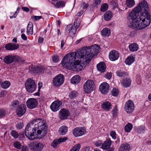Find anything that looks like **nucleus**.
<instances>
[{
    "mask_svg": "<svg viewBox=\"0 0 151 151\" xmlns=\"http://www.w3.org/2000/svg\"><path fill=\"white\" fill-rule=\"evenodd\" d=\"M68 127L65 126H62L59 128V132L62 135H65L68 131Z\"/></svg>",
    "mask_w": 151,
    "mask_h": 151,
    "instance_id": "obj_31",
    "label": "nucleus"
},
{
    "mask_svg": "<svg viewBox=\"0 0 151 151\" xmlns=\"http://www.w3.org/2000/svg\"><path fill=\"white\" fill-rule=\"evenodd\" d=\"M60 143L57 139H55L54 140L51 144L52 146L54 147H56L58 144Z\"/></svg>",
    "mask_w": 151,
    "mask_h": 151,
    "instance_id": "obj_47",
    "label": "nucleus"
},
{
    "mask_svg": "<svg viewBox=\"0 0 151 151\" xmlns=\"http://www.w3.org/2000/svg\"><path fill=\"white\" fill-rule=\"evenodd\" d=\"M6 114V110L3 109H0V119L4 118Z\"/></svg>",
    "mask_w": 151,
    "mask_h": 151,
    "instance_id": "obj_40",
    "label": "nucleus"
},
{
    "mask_svg": "<svg viewBox=\"0 0 151 151\" xmlns=\"http://www.w3.org/2000/svg\"><path fill=\"white\" fill-rule=\"evenodd\" d=\"M70 115L68 110L63 108L60 109L59 112V117L62 120L67 119Z\"/></svg>",
    "mask_w": 151,
    "mask_h": 151,
    "instance_id": "obj_11",
    "label": "nucleus"
},
{
    "mask_svg": "<svg viewBox=\"0 0 151 151\" xmlns=\"http://www.w3.org/2000/svg\"><path fill=\"white\" fill-rule=\"evenodd\" d=\"M78 27V24L76 26V27L73 26L72 24H69L67 26L66 30L69 32V34L71 36H73L75 34Z\"/></svg>",
    "mask_w": 151,
    "mask_h": 151,
    "instance_id": "obj_18",
    "label": "nucleus"
},
{
    "mask_svg": "<svg viewBox=\"0 0 151 151\" xmlns=\"http://www.w3.org/2000/svg\"><path fill=\"white\" fill-rule=\"evenodd\" d=\"M119 56L118 52L116 50H112L109 53V58L111 61H114L117 60Z\"/></svg>",
    "mask_w": 151,
    "mask_h": 151,
    "instance_id": "obj_19",
    "label": "nucleus"
},
{
    "mask_svg": "<svg viewBox=\"0 0 151 151\" xmlns=\"http://www.w3.org/2000/svg\"><path fill=\"white\" fill-rule=\"evenodd\" d=\"M116 74L117 76L119 77H124L128 75L127 72L121 70H117L116 72Z\"/></svg>",
    "mask_w": 151,
    "mask_h": 151,
    "instance_id": "obj_33",
    "label": "nucleus"
},
{
    "mask_svg": "<svg viewBox=\"0 0 151 151\" xmlns=\"http://www.w3.org/2000/svg\"><path fill=\"white\" fill-rule=\"evenodd\" d=\"M10 85V82L8 81H5L1 84V87L4 89L8 88Z\"/></svg>",
    "mask_w": 151,
    "mask_h": 151,
    "instance_id": "obj_35",
    "label": "nucleus"
},
{
    "mask_svg": "<svg viewBox=\"0 0 151 151\" xmlns=\"http://www.w3.org/2000/svg\"><path fill=\"white\" fill-rule=\"evenodd\" d=\"M135 4L134 0H126L125 5L128 8H131Z\"/></svg>",
    "mask_w": 151,
    "mask_h": 151,
    "instance_id": "obj_34",
    "label": "nucleus"
},
{
    "mask_svg": "<svg viewBox=\"0 0 151 151\" xmlns=\"http://www.w3.org/2000/svg\"><path fill=\"white\" fill-rule=\"evenodd\" d=\"M67 139V138L66 137L64 138H60L58 140L59 143H60L61 142H63L66 141Z\"/></svg>",
    "mask_w": 151,
    "mask_h": 151,
    "instance_id": "obj_54",
    "label": "nucleus"
},
{
    "mask_svg": "<svg viewBox=\"0 0 151 151\" xmlns=\"http://www.w3.org/2000/svg\"><path fill=\"white\" fill-rule=\"evenodd\" d=\"M13 145L14 147L17 149H20L21 148V144L18 141H17L14 142Z\"/></svg>",
    "mask_w": 151,
    "mask_h": 151,
    "instance_id": "obj_46",
    "label": "nucleus"
},
{
    "mask_svg": "<svg viewBox=\"0 0 151 151\" xmlns=\"http://www.w3.org/2000/svg\"><path fill=\"white\" fill-rule=\"evenodd\" d=\"M59 60V57L57 55H55L52 57V60L54 62L56 63Z\"/></svg>",
    "mask_w": 151,
    "mask_h": 151,
    "instance_id": "obj_50",
    "label": "nucleus"
},
{
    "mask_svg": "<svg viewBox=\"0 0 151 151\" xmlns=\"http://www.w3.org/2000/svg\"><path fill=\"white\" fill-rule=\"evenodd\" d=\"M130 149V145L127 143H124L121 145L119 149V151H129Z\"/></svg>",
    "mask_w": 151,
    "mask_h": 151,
    "instance_id": "obj_23",
    "label": "nucleus"
},
{
    "mask_svg": "<svg viewBox=\"0 0 151 151\" xmlns=\"http://www.w3.org/2000/svg\"><path fill=\"white\" fill-rule=\"evenodd\" d=\"M21 151H28L27 147L26 146H23L21 148Z\"/></svg>",
    "mask_w": 151,
    "mask_h": 151,
    "instance_id": "obj_58",
    "label": "nucleus"
},
{
    "mask_svg": "<svg viewBox=\"0 0 151 151\" xmlns=\"http://www.w3.org/2000/svg\"><path fill=\"white\" fill-rule=\"evenodd\" d=\"M5 47L6 50L11 51L17 49L19 48V45L18 44L10 43L6 45Z\"/></svg>",
    "mask_w": 151,
    "mask_h": 151,
    "instance_id": "obj_20",
    "label": "nucleus"
},
{
    "mask_svg": "<svg viewBox=\"0 0 151 151\" xmlns=\"http://www.w3.org/2000/svg\"><path fill=\"white\" fill-rule=\"evenodd\" d=\"M20 59L19 57L18 56L8 55L4 58L3 61L5 63L9 64L13 63L14 61L18 62L20 60Z\"/></svg>",
    "mask_w": 151,
    "mask_h": 151,
    "instance_id": "obj_7",
    "label": "nucleus"
},
{
    "mask_svg": "<svg viewBox=\"0 0 151 151\" xmlns=\"http://www.w3.org/2000/svg\"><path fill=\"white\" fill-rule=\"evenodd\" d=\"M112 76L111 73H108L106 74L105 77L107 79L109 80Z\"/></svg>",
    "mask_w": 151,
    "mask_h": 151,
    "instance_id": "obj_53",
    "label": "nucleus"
},
{
    "mask_svg": "<svg viewBox=\"0 0 151 151\" xmlns=\"http://www.w3.org/2000/svg\"><path fill=\"white\" fill-rule=\"evenodd\" d=\"M101 106L105 111H108L111 108V105L109 101H105L103 102Z\"/></svg>",
    "mask_w": 151,
    "mask_h": 151,
    "instance_id": "obj_22",
    "label": "nucleus"
},
{
    "mask_svg": "<svg viewBox=\"0 0 151 151\" xmlns=\"http://www.w3.org/2000/svg\"><path fill=\"white\" fill-rule=\"evenodd\" d=\"M119 91L117 88H114L111 91L112 95L115 96H117L119 94Z\"/></svg>",
    "mask_w": 151,
    "mask_h": 151,
    "instance_id": "obj_45",
    "label": "nucleus"
},
{
    "mask_svg": "<svg viewBox=\"0 0 151 151\" xmlns=\"http://www.w3.org/2000/svg\"><path fill=\"white\" fill-rule=\"evenodd\" d=\"M11 134L14 139L18 138L19 136V134L15 130H12L11 131Z\"/></svg>",
    "mask_w": 151,
    "mask_h": 151,
    "instance_id": "obj_44",
    "label": "nucleus"
},
{
    "mask_svg": "<svg viewBox=\"0 0 151 151\" xmlns=\"http://www.w3.org/2000/svg\"><path fill=\"white\" fill-rule=\"evenodd\" d=\"M129 47L131 51L136 52L138 49L139 46L136 43H133L129 45Z\"/></svg>",
    "mask_w": 151,
    "mask_h": 151,
    "instance_id": "obj_26",
    "label": "nucleus"
},
{
    "mask_svg": "<svg viewBox=\"0 0 151 151\" xmlns=\"http://www.w3.org/2000/svg\"><path fill=\"white\" fill-rule=\"evenodd\" d=\"M81 78L79 76L77 75L73 77L70 80V82L73 84H77L80 82Z\"/></svg>",
    "mask_w": 151,
    "mask_h": 151,
    "instance_id": "obj_28",
    "label": "nucleus"
},
{
    "mask_svg": "<svg viewBox=\"0 0 151 151\" xmlns=\"http://www.w3.org/2000/svg\"><path fill=\"white\" fill-rule=\"evenodd\" d=\"M25 86L27 91L32 93L35 90L36 85L35 81L31 78H29L25 82Z\"/></svg>",
    "mask_w": 151,
    "mask_h": 151,
    "instance_id": "obj_5",
    "label": "nucleus"
},
{
    "mask_svg": "<svg viewBox=\"0 0 151 151\" xmlns=\"http://www.w3.org/2000/svg\"><path fill=\"white\" fill-rule=\"evenodd\" d=\"M140 12V17L134 25V27L137 29L145 28L151 23V19L149 12V8L146 1L142 0L139 3L135 8Z\"/></svg>",
    "mask_w": 151,
    "mask_h": 151,
    "instance_id": "obj_3",
    "label": "nucleus"
},
{
    "mask_svg": "<svg viewBox=\"0 0 151 151\" xmlns=\"http://www.w3.org/2000/svg\"><path fill=\"white\" fill-rule=\"evenodd\" d=\"M132 125L131 123H128L124 127V129L126 132H128L132 130Z\"/></svg>",
    "mask_w": 151,
    "mask_h": 151,
    "instance_id": "obj_36",
    "label": "nucleus"
},
{
    "mask_svg": "<svg viewBox=\"0 0 151 151\" xmlns=\"http://www.w3.org/2000/svg\"><path fill=\"white\" fill-rule=\"evenodd\" d=\"M112 16V12L109 11H107L104 15V19L106 21H109L111 19Z\"/></svg>",
    "mask_w": 151,
    "mask_h": 151,
    "instance_id": "obj_25",
    "label": "nucleus"
},
{
    "mask_svg": "<svg viewBox=\"0 0 151 151\" xmlns=\"http://www.w3.org/2000/svg\"><path fill=\"white\" fill-rule=\"evenodd\" d=\"M101 2V0H94V4L96 6H97L99 5Z\"/></svg>",
    "mask_w": 151,
    "mask_h": 151,
    "instance_id": "obj_55",
    "label": "nucleus"
},
{
    "mask_svg": "<svg viewBox=\"0 0 151 151\" xmlns=\"http://www.w3.org/2000/svg\"><path fill=\"white\" fill-rule=\"evenodd\" d=\"M43 38L42 37H39L38 39V42L40 43H42L43 41Z\"/></svg>",
    "mask_w": 151,
    "mask_h": 151,
    "instance_id": "obj_64",
    "label": "nucleus"
},
{
    "mask_svg": "<svg viewBox=\"0 0 151 151\" xmlns=\"http://www.w3.org/2000/svg\"><path fill=\"white\" fill-rule=\"evenodd\" d=\"M29 147L31 150L34 151H41L43 149L44 145L41 142H37L31 143Z\"/></svg>",
    "mask_w": 151,
    "mask_h": 151,
    "instance_id": "obj_8",
    "label": "nucleus"
},
{
    "mask_svg": "<svg viewBox=\"0 0 151 151\" xmlns=\"http://www.w3.org/2000/svg\"><path fill=\"white\" fill-rule=\"evenodd\" d=\"M22 39L24 40H26L27 39V36L24 34H22L21 36Z\"/></svg>",
    "mask_w": 151,
    "mask_h": 151,
    "instance_id": "obj_59",
    "label": "nucleus"
},
{
    "mask_svg": "<svg viewBox=\"0 0 151 151\" xmlns=\"http://www.w3.org/2000/svg\"><path fill=\"white\" fill-rule=\"evenodd\" d=\"M47 126L45 120L40 118L34 119L26 126L25 134L28 139L33 140L35 137L41 139L47 134Z\"/></svg>",
    "mask_w": 151,
    "mask_h": 151,
    "instance_id": "obj_2",
    "label": "nucleus"
},
{
    "mask_svg": "<svg viewBox=\"0 0 151 151\" xmlns=\"http://www.w3.org/2000/svg\"><path fill=\"white\" fill-rule=\"evenodd\" d=\"M29 71L32 74L41 73H44L45 69L44 67L30 66L29 68Z\"/></svg>",
    "mask_w": 151,
    "mask_h": 151,
    "instance_id": "obj_10",
    "label": "nucleus"
},
{
    "mask_svg": "<svg viewBox=\"0 0 151 151\" xmlns=\"http://www.w3.org/2000/svg\"><path fill=\"white\" fill-rule=\"evenodd\" d=\"M116 132L114 131H112L111 132L110 135L113 139H115L116 138Z\"/></svg>",
    "mask_w": 151,
    "mask_h": 151,
    "instance_id": "obj_51",
    "label": "nucleus"
},
{
    "mask_svg": "<svg viewBox=\"0 0 151 151\" xmlns=\"http://www.w3.org/2000/svg\"><path fill=\"white\" fill-rule=\"evenodd\" d=\"M134 61V58L132 56H128L126 59L125 62L128 65H131Z\"/></svg>",
    "mask_w": 151,
    "mask_h": 151,
    "instance_id": "obj_32",
    "label": "nucleus"
},
{
    "mask_svg": "<svg viewBox=\"0 0 151 151\" xmlns=\"http://www.w3.org/2000/svg\"><path fill=\"white\" fill-rule=\"evenodd\" d=\"M131 79L128 78H126L123 80L122 83V85L125 87H129L131 84Z\"/></svg>",
    "mask_w": 151,
    "mask_h": 151,
    "instance_id": "obj_29",
    "label": "nucleus"
},
{
    "mask_svg": "<svg viewBox=\"0 0 151 151\" xmlns=\"http://www.w3.org/2000/svg\"><path fill=\"white\" fill-rule=\"evenodd\" d=\"M42 17L41 16H33L32 19H34V21H36L42 18Z\"/></svg>",
    "mask_w": 151,
    "mask_h": 151,
    "instance_id": "obj_56",
    "label": "nucleus"
},
{
    "mask_svg": "<svg viewBox=\"0 0 151 151\" xmlns=\"http://www.w3.org/2000/svg\"><path fill=\"white\" fill-rule=\"evenodd\" d=\"M22 9L25 12H28L29 10V9L28 8H27V7H23L22 8Z\"/></svg>",
    "mask_w": 151,
    "mask_h": 151,
    "instance_id": "obj_61",
    "label": "nucleus"
},
{
    "mask_svg": "<svg viewBox=\"0 0 151 151\" xmlns=\"http://www.w3.org/2000/svg\"><path fill=\"white\" fill-rule=\"evenodd\" d=\"M95 145L97 147L101 146V145H102V141L100 140H98L96 141L94 143Z\"/></svg>",
    "mask_w": 151,
    "mask_h": 151,
    "instance_id": "obj_52",
    "label": "nucleus"
},
{
    "mask_svg": "<svg viewBox=\"0 0 151 151\" xmlns=\"http://www.w3.org/2000/svg\"><path fill=\"white\" fill-rule=\"evenodd\" d=\"M81 147V145L80 144H77L73 147L70 151H79Z\"/></svg>",
    "mask_w": 151,
    "mask_h": 151,
    "instance_id": "obj_42",
    "label": "nucleus"
},
{
    "mask_svg": "<svg viewBox=\"0 0 151 151\" xmlns=\"http://www.w3.org/2000/svg\"><path fill=\"white\" fill-rule=\"evenodd\" d=\"M65 43V41L63 40H62L61 43V48L63 49Z\"/></svg>",
    "mask_w": 151,
    "mask_h": 151,
    "instance_id": "obj_62",
    "label": "nucleus"
},
{
    "mask_svg": "<svg viewBox=\"0 0 151 151\" xmlns=\"http://www.w3.org/2000/svg\"><path fill=\"white\" fill-rule=\"evenodd\" d=\"M64 78L62 74H59L55 77L53 80V85L58 86H61L63 83Z\"/></svg>",
    "mask_w": 151,
    "mask_h": 151,
    "instance_id": "obj_9",
    "label": "nucleus"
},
{
    "mask_svg": "<svg viewBox=\"0 0 151 151\" xmlns=\"http://www.w3.org/2000/svg\"><path fill=\"white\" fill-rule=\"evenodd\" d=\"M101 34L104 37H108L111 34V30L107 28H104L101 31Z\"/></svg>",
    "mask_w": 151,
    "mask_h": 151,
    "instance_id": "obj_30",
    "label": "nucleus"
},
{
    "mask_svg": "<svg viewBox=\"0 0 151 151\" xmlns=\"http://www.w3.org/2000/svg\"><path fill=\"white\" fill-rule=\"evenodd\" d=\"M94 87V83L92 80H88L83 85L84 91L87 93H89L92 92Z\"/></svg>",
    "mask_w": 151,
    "mask_h": 151,
    "instance_id": "obj_6",
    "label": "nucleus"
},
{
    "mask_svg": "<svg viewBox=\"0 0 151 151\" xmlns=\"http://www.w3.org/2000/svg\"><path fill=\"white\" fill-rule=\"evenodd\" d=\"M117 111L118 109L117 106H116L114 107V109L112 111V114L113 116H115L117 114Z\"/></svg>",
    "mask_w": 151,
    "mask_h": 151,
    "instance_id": "obj_48",
    "label": "nucleus"
},
{
    "mask_svg": "<svg viewBox=\"0 0 151 151\" xmlns=\"http://www.w3.org/2000/svg\"><path fill=\"white\" fill-rule=\"evenodd\" d=\"M26 106L24 104H21L20 106H19L16 111L18 116L21 117L23 116L26 112Z\"/></svg>",
    "mask_w": 151,
    "mask_h": 151,
    "instance_id": "obj_16",
    "label": "nucleus"
},
{
    "mask_svg": "<svg viewBox=\"0 0 151 151\" xmlns=\"http://www.w3.org/2000/svg\"><path fill=\"white\" fill-rule=\"evenodd\" d=\"M145 127L144 126H140L137 127L136 129V131L139 133H143Z\"/></svg>",
    "mask_w": 151,
    "mask_h": 151,
    "instance_id": "obj_41",
    "label": "nucleus"
},
{
    "mask_svg": "<svg viewBox=\"0 0 151 151\" xmlns=\"http://www.w3.org/2000/svg\"><path fill=\"white\" fill-rule=\"evenodd\" d=\"M108 8V5L107 4H104L101 6V12H105L107 10Z\"/></svg>",
    "mask_w": 151,
    "mask_h": 151,
    "instance_id": "obj_43",
    "label": "nucleus"
},
{
    "mask_svg": "<svg viewBox=\"0 0 151 151\" xmlns=\"http://www.w3.org/2000/svg\"><path fill=\"white\" fill-rule=\"evenodd\" d=\"M78 94L77 92L76 91H71L69 94V97L71 99L75 98Z\"/></svg>",
    "mask_w": 151,
    "mask_h": 151,
    "instance_id": "obj_38",
    "label": "nucleus"
},
{
    "mask_svg": "<svg viewBox=\"0 0 151 151\" xmlns=\"http://www.w3.org/2000/svg\"><path fill=\"white\" fill-rule=\"evenodd\" d=\"M12 107H13V108H18L19 106H20V102L18 100H15L13 101L12 103Z\"/></svg>",
    "mask_w": 151,
    "mask_h": 151,
    "instance_id": "obj_37",
    "label": "nucleus"
},
{
    "mask_svg": "<svg viewBox=\"0 0 151 151\" xmlns=\"http://www.w3.org/2000/svg\"><path fill=\"white\" fill-rule=\"evenodd\" d=\"M98 70L101 73L104 72L106 68L105 63L104 62H101L97 65Z\"/></svg>",
    "mask_w": 151,
    "mask_h": 151,
    "instance_id": "obj_24",
    "label": "nucleus"
},
{
    "mask_svg": "<svg viewBox=\"0 0 151 151\" xmlns=\"http://www.w3.org/2000/svg\"><path fill=\"white\" fill-rule=\"evenodd\" d=\"M26 104L28 108L33 109L36 108L37 106L38 101L34 98H30L27 101Z\"/></svg>",
    "mask_w": 151,
    "mask_h": 151,
    "instance_id": "obj_15",
    "label": "nucleus"
},
{
    "mask_svg": "<svg viewBox=\"0 0 151 151\" xmlns=\"http://www.w3.org/2000/svg\"><path fill=\"white\" fill-rule=\"evenodd\" d=\"M99 49V46L94 45L88 47H84L78 52L68 54L63 58L62 65L69 70L81 71L83 69L81 64L85 65L88 63L92 57L98 54Z\"/></svg>",
    "mask_w": 151,
    "mask_h": 151,
    "instance_id": "obj_1",
    "label": "nucleus"
},
{
    "mask_svg": "<svg viewBox=\"0 0 151 151\" xmlns=\"http://www.w3.org/2000/svg\"><path fill=\"white\" fill-rule=\"evenodd\" d=\"M134 106L133 102L131 100L126 102L124 105L125 111L128 114H130L134 111Z\"/></svg>",
    "mask_w": 151,
    "mask_h": 151,
    "instance_id": "obj_13",
    "label": "nucleus"
},
{
    "mask_svg": "<svg viewBox=\"0 0 151 151\" xmlns=\"http://www.w3.org/2000/svg\"><path fill=\"white\" fill-rule=\"evenodd\" d=\"M73 133L76 137L81 136L86 133V130L82 127H76L72 131Z\"/></svg>",
    "mask_w": 151,
    "mask_h": 151,
    "instance_id": "obj_12",
    "label": "nucleus"
},
{
    "mask_svg": "<svg viewBox=\"0 0 151 151\" xmlns=\"http://www.w3.org/2000/svg\"><path fill=\"white\" fill-rule=\"evenodd\" d=\"M140 17V12L138 11V10L136 9L135 8H134L133 10L130 12L128 15L127 18L128 19L131 20V22L129 25V27L135 30H141L144 29V28L137 29L134 28V25L138 21L137 20L139 19Z\"/></svg>",
    "mask_w": 151,
    "mask_h": 151,
    "instance_id": "obj_4",
    "label": "nucleus"
},
{
    "mask_svg": "<svg viewBox=\"0 0 151 151\" xmlns=\"http://www.w3.org/2000/svg\"><path fill=\"white\" fill-rule=\"evenodd\" d=\"M33 24L31 22H29L28 24L27 33V35L29 36H31L33 35Z\"/></svg>",
    "mask_w": 151,
    "mask_h": 151,
    "instance_id": "obj_21",
    "label": "nucleus"
},
{
    "mask_svg": "<svg viewBox=\"0 0 151 151\" xmlns=\"http://www.w3.org/2000/svg\"><path fill=\"white\" fill-rule=\"evenodd\" d=\"M62 104L60 100H56L53 102L50 106L51 110L53 112H56L60 109Z\"/></svg>",
    "mask_w": 151,
    "mask_h": 151,
    "instance_id": "obj_14",
    "label": "nucleus"
},
{
    "mask_svg": "<svg viewBox=\"0 0 151 151\" xmlns=\"http://www.w3.org/2000/svg\"><path fill=\"white\" fill-rule=\"evenodd\" d=\"M78 24H79V27L80 26V23L79 22H77V19L76 20L74 23V24L73 26L76 27V26L78 25Z\"/></svg>",
    "mask_w": 151,
    "mask_h": 151,
    "instance_id": "obj_60",
    "label": "nucleus"
},
{
    "mask_svg": "<svg viewBox=\"0 0 151 151\" xmlns=\"http://www.w3.org/2000/svg\"><path fill=\"white\" fill-rule=\"evenodd\" d=\"M24 126V124L23 123L19 122L16 125L17 129H22Z\"/></svg>",
    "mask_w": 151,
    "mask_h": 151,
    "instance_id": "obj_49",
    "label": "nucleus"
},
{
    "mask_svg": "<svg viewBox=\"0 0 151 151\" xmlns=\"http://www.w3.org/2000/svg\"><path fill=\"white\" fill-rule=\"evenodd\" d=\"M109 85L106 82H104L99 86V90L103 94L107 93L109 91Z\"/></svg>",
    "mask_w": 151,
    "mask_h": 151,
    "instance_id": "obj_17",
    "label": "nucleus"
},
{
    "mask_svg": "<svg viewBox=\"0 0 151 151\" xmlns=\"http://www.w3.org/2000/svg\"><path fill=\"white\" fill-rule=\"evenodd\" d=\"M111 141L109 139H107L102 144L101 148L104 150H106L109 148L111 145Z\"/></svg>",
    "mask_w": 151,
    "mask_h": 151,
    "instance_id": "obj_27",
    "label": "nucleus"
},
{
    "mask_svg": "<svg viewBox=\"0 0 151 151\" xmlns=\"http://www.w3.org/2000/svg\"><path fill=\"white\" fill-rule=\"evenodd\" d=\"M83 12L82 10H81L80 12L77 13V15L78 16H81L83 14Z\"/></svg>",
    "mask_w": 151,
    "mask_h": 151,
    "instance_id": "obj_63",
    "label": "nucleus"
},
{
    "mask_svg": "<svg viewBox=\"0 0 151 151\" xmlns=\"http://www.w3.org/2000/svg\"><path fill=\"white\" fill-rule=\"evenodd\" d=\"M88 4H86L85 2H83V3L82 8L84 9H87L88 7Z\"/></svg>",
    "mask_w": 151,
    "mask_h": 151,
    "instance_id": "obj_57",
    "label": "nucleus"
},
{
    "mask_svg": "<svg viewBox=\"0 0 151 151\" xmlns=\"http://www.w3.org/2000/svg\"><path fill=\"white\" fill-rule=\"evenodd\" d=\"M65 3L63 1H60L57 2L55 5V6L58 8H60L62 6H65Z\"/></svg>",
    "mask_w": 151,
    "mask_h": 151,
    "instance_id": "obj_39",
    "label": "nucleus"
}]
</instances>
